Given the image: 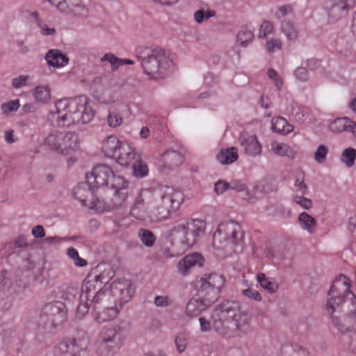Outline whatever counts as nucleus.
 <instances>
[{
    "instance_id": "1",
    "label": "nucleus",
    "mask_w": 356,
    "mask_h": 356,
    "mask_svg": "<svg viewBox=\"0 0 356 356\" xmlns=\"http://www.w3.org/2000/svg\"><path fill=\"white\" fill-rule=\"evenodd\" d=\"M214 330L221 337L230 339L252 330L250 316L241 311L237 301H225L218 305L211 315Z\"/></svg>"
},
{
    "instance_id": "2",
    "label": "nucleus",
    "mask_w": 356,
    "mask_h": 356,
    "mask_svg": "<svg viewBox=\"0 0 356 356\" xmlns=\"http://www.w3.org/2000/svg\"><path fill=\"white\" fill-rule=\"evenodd\" d=\"M86 178L93 188L106 187L113 191V197L108 202V209L119 208L126 202L129 183L123 177L115 175L109 165H95L91 172L86 174Z\"/></svg>"
},
{
    "instance_id": "3",
    "label": "nucleus",
    "mask_w": 356,
    "mask_h": 356,
    "mask_svg": "<svg viewBox=\"0 0 356 356\" xmlns=\"http://www.w3.org/2000/svg\"><path fill=\"white\" fill-rule=\"evenodd\" d=\"M55 106L58 124L62 127L79 122L88 123L95 116L90 100L86 96L60 99L56 102Z\"/></svg>"
},
{
    "instance_id": "4",
    "label": "nucleus",
    "mask_w": 356,
    "mask_h": 356,
    "mask_svg": "<svg viewBox=\"0 0 356 356\" xmlns=\"http://www.w3.org/2000/svg\"><path fill=\"white\" fill-rule=\"evenodd\" d=\"M205 228L206 222L198 218L184 219L175 224L169 234L172 247L177 248L172 256L183 254L193 247L198 238L204 235Z\"/></svg>"
},
{
    "instance_id": "5",
    "label": "nucleus",
    "mask_w": 356,
    "mask_h": 356,
    "mask_svg": "<svg viewBox=\"0 0 356 356\" xmlns=\"http://www.w3.org/2000/svg\"><path fill=\"white\" fill-rule=\"evenodd\" d=\"M243 232L239 223L230 220L221 222L213 235L216 254L221 258L241 250Z\"/></svg>"
},
{
    "instance_id": "6",
    "label": "nucleus",
    "mask_w": 356,
    "mask_h": 356,
    "mask_svg": "<svg viewBox=\"0 0 356 356\" xmlns=\"http://www.w3.org/2000/svg\"><path fill=\"white\" fill-rule=\"evenodd\" d=\"M138 54L144 72L150 79H163L173 68V62L161 48L141 47L138 49Z\"/></svg>"
},
{
    "instance_id": "7",
    "label": "nucleus",
    "mask_w": 356,
    "mask_h": 356,
    "mask_svg": "<svg viewBox=\"0 0 356 356\" xmlns=\"http://www.w3.org/2000/svg\"><path fill=\"white\" fill-rule=\"evenodd\" d=\"M154 192V216L155 220L168 219L172 212L178 210L183 203L181 191L168 186H161L152 190Z\"/></svg>"
},
{
    "instance_id": "8",
    "label": "nucleus",
    "mask_w": 356,
    "mask_h": 356,
    "mask_svg": "<svg viewBox=\"0 0 356 356\" xmlns=\"http://www.w3.org/2000/svg\"><path fill=\"white\" fill-rule=\"evenodd\" d=\"M126 336L123 329L117 325H106L97 332L92 344L97 356H114L123 346Z\"/></svg>"
},
{
    "instance_id": "9",
    "label": "nucleus",
    "mask_w": 356,
    "mask_h": 356,
    "mask_svg": "<svg viewBox=\"0 0 356 356\" xmlns=\"http://www.w3.org/2000/svg\"><path fill=\"white\" fill-rule=\"evenodd\" d=\"M225 278L217 273L204 274L194 282V289L197 296L213 304L220 295L224 286Z\"/></svg>"
},
{
    "instance_id": "10",
    "label": "nucleus",
    "mask_w": 356,
    "mask_h": 356,
    "mask_svg": "<svg viewBox=\"0 0 356 356\" xmlns=\"http://www.w3.org/2000/svg\"><path fill=\"white\" fill-rule=\"evenodd\" d=\"M44 145L58 154L68 155L78 149L79 141L74 133L54 131L45 138Z\"/></svg>"
},
{
    "instance_id": "11",
    "label": "nucleus",
    "mask_w": 356,
    "mask_h": 356,
    "mask_svg": "<svg viewBox=\"0 0 356 356\" xmlns=\"http://www.w3.org/2000/svg\"><path fill=\"white\" fill-rule=\"evenodd\" d=\"M67 320V309L60 301L46 305L40 315L39 324L51 330L62 325Z\"/></svg>"
},
{
    "instance_id": "12",
    "label": "nucleus",
    "mask_w": 356,
    "mask_h": 356,
    "mask_svg": "<svg viewBox=\"0 0 356 356\" xmlns=\"http://www.w3.org/2000/svg\"><path fill=\"white\" fill-rule=\"evenodd\" d=\"M154 192L151 189H142L136 196L130 209V215L136 220L145 221L154 219Z\"/></svg>"
},
{
    "instance_id": "13",
    "label": "nucleus",
    "mask_w": 356,
    "mask_h": 356,
    "mask_svg": "<svg viewBox=\"0 0 356 356\" xmlns=\"http://www.w3.org/2000/svg\"><path fill=\"white\" fill-rule=\"evenodd\" d=\"M350 281L345 275H341L333 282L332 285L328 292V298L327 300V311L332 315L336 307L341 305L344 301V297L350 293L353 298H355V295L350 292Z\"/></svg>"
},
{
    "instance_id": "14",
    "label": "nucleus",
    "mask_w": 356,
    "mask_h": 356,
    "mask_svg": "<svg viewBox=\"0 0 356 356\" xmlns=\"http://www.w3.org/2000/svg\"><path fill=\"white\" fill-rule=\"evenodd\" d=\"M93 186L88 182L81 183L74 189V197L82 203L85 207L94 209L97 212L110 211L113 209H108V203L97 198L94 194Z\"/></svg>"
},
{
    "instance_id": "15",
    "label": "nucleus",
    "mask_w": 356,
    "mask_h": 356,
    "mask_svg": "<svg viewBox=\"0 0 356 356\" xmlns=\"http://www.w3.org/2000/svg\"><path fill=\"white\" fill-rule=\"evenodd\" d=\"M57 9L72 17L85 19L89 15V8L84 0H48Z\"/></svg>"
},
{
    "instance_id": "16",
    "label": "nucleus",
    "mask_w": 356,
    "mask_h": 356,
    "mask_svg": "<svg viewBox=\"0 0 356 356\" xmlns=\"http://www.w3.org/2000/svg\"><path fill=\"white\" fill-rule=\"evenodd\" d=\"M88 342L87 332L79 331L74 337L63 341L60 346V349L63 353V356H83Z\"/></svg>"
},
{
    "instance_id": "17",
    "label": "nucleus",
    "mask_w": 356,
    "mask_h": 356,
    "mask_svg": "<svg viewBox=\"0 0 356 356\" xmlns=\"http://www.w3.org/2000/svg\"><path fill=\"white\" fill-rule=\"evenodd\" d=\"M103 284L94 275H88L84 280L81 296L83 300H94L95 303L99 301L101 296L104 294L102 291Z\"/></svg>"
},
{
    "instance_id": "18",
    "label": "nucleus",
    "mask_w": 356,
    "mask_h": 356,
    "mask_svg": "<svg viewBox=\"0 0 356 356\" xmlns=\"http://www.w3.org/2000/svg\"><path fill=\"white\" fill-rule=\"evenodd\" d=\"M238 144L243 153L250 157H257L262 153V145L257 136L248 132L241 133L238 137Z\"/></svg>"
},
{
    "instance_id": "19",
    "label": "nucleus",
    "mask_w": 356,
    "mask_h": 356,
    "mask_svg": "<svg viewBox=\"0 0 356 356\" xmlns=\"http://www.w3.org/2000/svg\"><path fill=\"white\" fill-rule=\"evenodd\" d=\"M111 292L118 296L122 303L128 302L134 293V288L128 280L113 282L111 286Z\"/></svg>"
},
{
    "instance_id": "20",
    "label": "nucleus",
    "mask_w": 356,
    "mask_h": 356,
    "mask_svg": "<svg viewBox=\"0 0 356 356\" xmlns=\"http://www.w3.org/2000/svg\"><path fill=\"white\" fill-rule=\"evenodd\" d=\"M136 153L133 147L127 142L122 141L118 149L117 150L114 159L120 165L127 166L132 161L136 160Z\"/></svg>"
},
{
    "instance_id": "21",
    "label": "nucleus",
    "mask_w": 356,
    "mask_h": 356,
    "mask_svg": "<svg viewBox=\"0 0 356 356\" xmlns=\"http://www.w3.org/2000/svg\"><path fill=\"white\" fill-rule=\"evenodd\" d=\"M204 258L197 252L186 255L177 264V268L183 276L187 275L190 270L195 266H201L203 265Z\"/></svg>"
},
{
    "instance_id": "22",
    "label": "nucleus",
    "mask_w": 356,
    "mask_h": 356,
    "mask_svg": "<svg viewBox=\"0 0 356 356\" xmlns=\"http://www.w3.org/2000/svg\"><path fill=\"white\" fill-rule=\"evenodd\" d=\"M329 129L334 133L350 132L356 137V124L346 117L338 118L331 122L329 124Z\"/></svg>"
},
{
    "instance_id": "23",
    "label": "nucleus",
    "mask_w": 356,
    "mask_h": 356,
    "mask_svg": "<svg viewBox=\"0 0 356 356\" xmlns=\"http://www.w3.org/2000/svg\"><path fill=\"white\" fill-rule=\"evenodd\" d=\"M212 304L204 298H191L186 306V314L190 318L199 316L203 311L206 310Z\"/></svg>"
},
{
    "instance_id": "24",
    "label": "nucleus",
    "mask_w": 356,
    "mask_h": 356,
    "mask_svg": "<svg viewBox=\"0 0 356 356\" xmlns=\"http://www.w3.org/2000/svg\"><path fill=\"white\" fill-rule=\"evenodd\" d=\"M94 97L97 99L100 103L110 104L115 102L118 98L119 95L117 90L111 88H104L102 90H99L94 94Z\"/></svg>"
},
{
    "instance_id": "25",
    "label": "nucleus",
    "mask_w": 356,
    "mask_h": 356,
    "mask_svg": "<svg viewBox=\"0 0 356 356\" xmlns=\"http://www.w3.org/2000/svg\"><path fill=\"white\" fill-rule=\"evenodd\" d=\"M120 312V309L116 307H108L102 312H95L92 313V317L95 322L99 324L104 323L107 321L115 319Z\"/></svg>"
},
{
    "instance_id": "26",
    "label": "nucleus",
    "mask_w": 356,
    "mask_h": 356,
    "mask_svg": "<svg viewBox=\"0 0 356 356\" xmlns=\"http://www.w3.org/2000/svg\"><path fill=\"white\" fill-rule=\"evenodd\" d=\"M46 60L49 65L60 67L68 63V58L58 49H50L46 55Z\"/></svg>"
},
{
    "instance_id": "27",
    "label": "nucleus",
    "mask_w": 356,
    "mask_h": 356,
    "mask_svg": "<svg viewBox=\"0 0 356 356\" xmlns=\"http://www.w3.org/2000/svg\"><path fill=\"white\" fill-rule=\"evenodd\" d=\"M238 158V149L234 147L222 149L216 155L217 161L223 165L231 164L235 162Z\"/></svg>"
},
{
    "instance_id": "28",
    "label": "nucleus",
    "mask_w": 356,
    "mask_h": 356,
    "mask_svg": "<svg viewBox=\"0 0 356 356\" xmlns=\"http://www.w3.org/2000/svg\"><path fill=\"white\" fill-rule=\"evenodd\" d=\"M121 143L115 136H109L102 143V152L106 156L113 158Z\"/></svg>"
},
{
    "instance_id": "29",
    "label": "nucleus",
    "mask_w": 356,
    "mask_h": 356,
    "mask_svg": "<svg viewBox=\"0 0 356 356\" xmlns=\"http://www.w3.org/2000/svg\"><path fill=\"white\" fill-rule=\"evenodd\" d=\"M33 95L38 104H47L51 99V91L49 85H40L35 88Z\"/></svg>"
},
{
    "instance_id": "30",
    "label": "nucleus",
    "mask_w": 356,
    "mask_h": 356,
    "mask_svg": "<svg viewBox=\"0 0 356 356\" xmlns=\"http://www.w3.org/2000/svg\"><path fill=\"white\" fill-rule=\"evenodd\" d=\"M300 227L309 234H314L316 231L317 222L314 218L306 212H302L298 217Z\"/></svg>"
},
{
    "instance_id": "31",
    "label": "nucleus",
    "mask_w": 356,
    "mask_h": 356,
    "mask_svg": "<svg viewBox=\"0 0 356 356\" xmlns=\"http://www.w3.org/2000/svg\"><path fill=\"white\" fill-rule=\"evenodd\" d=\"M348 6L346 0H332L329 15L339 19L346 15Z\"/></svg>"
},
{
    "instance_id": "32",
    "label": "nucleus",
    "mask_w": 356,
    "mask_h": 356,
    "mask_svg": "<svg viewBox=\"0 0 356 356\" xmlns=\"http://www.w3.org/2000/svg\"><path fill=\"white\" fill-rule=\"evenodd\" d=\"M270 149L274 154L280 156L293 158L296 155L295 150L284 143L273 141L270 144Z\"/></svg>"
},
{
    "instance_id": "33",
    "label": "nucleus",
    "mask_w": 356,
    "mask_h": 356,
    "mask_svg": "<svg viewBox=\"0 0 356 356\" xmlns=\"http://www.w3.org/2000/svg\"><path fill=\"white\" fill-rule=\"evenodd\" d=\"M280 29L287 40L294 41L298 39L299 31L292 22L286 19L282 20L280 24Z\"/></svg>"
},
{
    "instance_id": "34",
    "label": "nucleus",
    "mask_w": 356,
    "mask_h": 356,
    "mask_svg": "<svg viewBox=\"0 0 356 356\" xmlns=\"http://www.w3.org/2000/svg\"><path fill=\"white\" fill-rule=\"evenodd\" d=\"M254 28H250L248 26L241 27L236 38L237 42L241 46L245 47L252 42L254 36Z\"/></svg>"
},
{
    "instance_id": "35",
    "label": "nucleus",
    "mask_w": 356,
    "mask_h": 356,
    "mask_svg": "<svg viewBox=\"0 0 356 356\" xmlns=\"http://www.w3.org/2000/svg\"><path fill=\"white\" fill-rule=\"evenodd\" d=\"M257 280L261 286L270 293H275L279 289L277 282L273 278L267 277L264 273H258Z\"/></svg>"
},
{
    "instance_id": "36",
    "label": "nucleus",
    "mask_w": 356,
    "mask_h": 356,
    "mask_svg": "<svg viewBox=\"0 0 356 356\" xmlns=\"http://www.w3.org/2000/svg\"><path fill=\"white\" fill-rule=\"evenodd\" d=\"M272 129L273 131L286 135L293 131V126L284 118L278 117L272 119Z\"/></svg>"
},
{
    "instance_id": "37",
    "label": "nucleus",
    "mask_w": 356,
    "mask_h": 356,
    "mask_svg": "<svg viewBox=\"0 0 356 356\" xmlns=\"http://www.w3.org/2000/svg\"><path fill=\"white\" fill-rule=\"evenodd\" d=\"M102 62L107 61L111 63L113 70H116L123 65H133L134 62L132 60L119 58L111 53L106 54L101 59Z\"/></svg>"
},
{
    "instance_id": "38",
    "label": "nucleus",
    "mask_w": 356,
    "mask_h": 356,
    "mask_svg": "<svg viewBox=\"0 0 356 356\" xmlns=\"http://www.w3.org/2000/svg\"><path fill=\"white\" fill-rule=\"evenodd\" d=\"M294 189L296 194L307 195L309 192V188L305 183V174L302 170L296 172Z\"/></svg>"
},
{
    "instance_id": "39",
    "label": "nucleus",
    "mask_w": 356,
    "mask_h": 356,
    "mask_svg": "<svg viewBox=\"0 0 356 356\" xmlns=\"http://www.w3.org/2000/svg\"><path fill=\"white\" fill-rule=\"evenodd\" d=\"M216 15V11L206 7H202L194 13L193 17L195 22L202 24Z\"/></svg>"
},
{
    "instance_id": "40",
    "label": "nucleus",
    "mask_w": 356,
    "mask_h": 356,
    "mask_svg": "<svg viewBox=\"0 0 356 356\" xmlns=\"http://www.w3.org/2000/svg\"><path fill=\"white\" fill-rule=\"evenodd\" d=\"M138 235L143 244L147 247H152L155 243L156 236L150 230L140 229Z\"/></svg>"
},
{
    "instance_id": "41",
    "label": "nucleus",
    "mask_w": 356,
    "mask_h": 356,
    "mask_svg": "<svg viewBox=\"0 0 356 356\" xmlns=\"http://www.w3.org/2000/svg\"><path fill=\"white\" fill-rule=\"evenodd\" d=\"M356 159V149L353 147H348L343 152L341 161L348 168L354 165Z\"/></svg>"
},
{
    "instance_id": "42",
    "label": "nucleus",
    "mask_w": 356,
    "mask_h": 356,
    "mask_svg": "<svg viewBox=\"0 0 356 356\" xmlns=\"http://www.w3.org/2000/svg\"><path fill=\"white\" fill-rule=\"evenodd\" d=\"M107 122L109 127L115 128L122 124L124 120L117 110L109 111L107 116Z\"/></svg>"
},
{
    "instance_id": "43",
    "label": "nucleus",
    "mask_w": 356,
    "mask_h": 356,
    "mask_svg": "<svg viewBox=\"0 0 356 356\" xmlns=\"http://www.w3.org/2000/svg\"><path fill=\"white\" fill-rule=\"evenodd\" d=\"M134 175L136 177H144L149 172L147 164L141 160H136L132 165Z\"/></svg>"
},
{
    "instance_id": "44",
    "label": "nucleus",
    "mask_w": 356,
    "mask_h": 356,
    "mask_svg": "<svg viewBox=\"0 0 356 356\" xmlns=\"http://www.w3.org/2000/svg\"><path fill=\"white\" fill-rule=\"evenodd\" d=\"M94 300H83L82 296H80V302L76 308V318L78 319L83 318L88 313L91 304Z\"/></svg>"
},
{
    "instance_id": "45",
    "label": "nucleus",
    "mask_w": 356,
    "mask_h": 356,
    "mask_svg": "<svg viewBox=\"0 0 356 356\" xmlns=\"http://www.w3.org/2000/svg\"><path fill=\"white\" fill-rule=\"evenodd\" d=\"M114 275L115 272L113 268L109 265L106 266L99 275H95L103 285L108 283Z\"/></svg>"
},
{
    "instance_id": "46",
    "label": "nucleus",
    "mask_w": 356,
    "mask_h": 356,
    "mask_svg": "<svg viewBox=\"0 0 356 356\" xmlns=\"http://www.w3.org/2000/svg\"><path fill=\"white\" fill-rule=\"evenodd\" d=\"M188 339V334L185 332L179 333L175 337V343L176 348L179 353H183L186 350Z\"/></svg>"
},
{
    "instance_id": "47",
    "label": "nucleus",
    "mask_w": 356,
    "mask_h": 356,
    "mask_svg": "<svg viewBox=\"0 0 356 356\" xmlns=\"http://www.w3.org/2000/svg\"><path fill=\"white\" fill-rule=\"evenodd\" d=\"M67 256L74 261L76 266L83 267L87 265V261L79 257L78 251L74 248H69L67 250Z\"/></svg>"
},
{
    "instance_id": "48",
    "label": "nucleus",
    "mask_w": 356,
    "mask_h": 356,
    "mask_svg": "<svg viewBox=\"0 0 356 356\" xmlns=\"http://www.w3.org/2000/svg\"><path fill=\"white\" fill-rule=\"evenodd\" d=\"M32 16L35 17L38 26L40 29V33L42 35L48 36L54 35L56 30L53 27H49L46 24L42 23L38 18V14L36 12L33 13Z\"/></svg>"
},
{
    "instance_id": "49",
    "label": "nucleus",
    "mask_w": 356,
    "mask_h": 356,
    "mask_svg": "<svg viewBox=\"0 0 356 356\" xmlns=\"http://www.w3.org/2000/svg\"><path fill=\"white\" fill-rule=\"evenodd\" d=\"M19 100L17 99L2 104L1 109L4 115H8L10 113L16 111L19 108Z\"/></svg>"
},
{
    "instance_id": "50",
    "label": "nucleus",
    "mask_w": 356,
    "mask_h": 356,
    "mask_svg": "<svg viewBox=\"0 0 356 356\" xmlns=\"http://www.w3.org/2000/svg\"><path fill=\"white\" fill-rule=\"evenodd\" d=\"M305 195L296 194L293 195V200L294 202L300 206L304 209H309L313 206L312 200L305 197Z\"/></svg>"
},
{
    "instance_id": "51",
    "label": "nucleus",
    "mask_w": 356,
    "mask_h": 356,
    "mask_svg": "<svg viewBox=\"0 0 356 356\" xmlns=\"http://www.w3.org/2000/svg\"><path fill=\"white\" fill-rule=\"evenodd\" d=\"M30 79L31 78L29 75L21 74L12 79V86L15 89L28 86Z\"/></svg>"
},
{
    "instance_id": "52",
    "label": "nucleus",
    "mask_w": 356,
    "mask_h": 356,
    "mask_svg": "<svg viewBox=\"0 0 356 356\" xmlns=\"http://www.w3.org/2000/svg\"><path fill=\"white\" fill-rule=\"evenodd\" d=\"M274 31V26L270 21L263 22L259 28V38H266Z\"/></svg>"
},
{
    "instance_id": "53",
    "label": "nucleus",
    "mask_w": 356,
    "mask_h": 356,
    "mask_svg": "<svg viewBox=\"0 0 356 356\" xmlns=\"http://www.w3.org/2000/svg\"><path fill=\"white\" fill-rule=\"evenodd\" d=\"M282 47V41L278 38H272L266 42V48L270 53H273L276 50H280Z\"/></svg>"
},
{
    "instance_id": "54",
    "label": "nucleus",
    "mask_w": 356,
    "mask_h": 356,
    "mask_svg": "<svg viewBox=\"0 0 356 356\" xmlns=\"http://www.w3.org/2000/svg\"><path fill=\"white\" fill-rule=\"evenodd\" d=\"M154 302L156 307H168L172 305L173 300L166 296H156L154 298Z\"/></svg>"
},
{
    "instance_id": "55",
    "label": "nucleus",
    "mask_w": 356,
    "mask_h": 356,
    "mask_svg": "<svg viewBox=\"0 0 356 356\" xmlns=\"http://www.w3.org/2000/svg\"><path fill=\"white\" fill-rule=\"evenodd\" d=\"M268 78L273 82L277 89L282 86L283 81L280 74L273 69L270 68L267 72Z\"/></svg>"
},
{
    "instance_id": "56",
    "label": "nucleus",
    "mask_w": 356,
    "mask_h": 356,
    "mask_svg": "<svg viewBox=\"0 0 356 356\" xmlns=\"http://www.w3.org/2000/svg\"><path fill=\"white\" fill-rule=\"evenodd\" d=\"M327 152H328V148L323 145H321L316 149V152H315V154H314V158H315V160L318 163H322L325 161V158H326V156L327 154Z\"/></svg>"
},
{
    "instance_id": "57",
    "label": "nucleus",
    "mask_w": 356,
    "mask_h": 356,
    "mask_svg": "<svg viewBox=\"0 0 356 356\" xmlns=\"http://www.w3.org/2000/svg\"><path fill=\"white\" fill-rule=\"evenodd\" d=\"M106 79L102 76L95 77L92 83V88L94 90V93L99 90H102L106 87Z\"/></svg>"
},
{
    "instance_id": "58",
    "label": "nucleus",
    "mask_w": 356,
    "mask_h": 356,
    "mask_svg": "<svg viewBox=\"0 0 356 356\" xmlns=\"http://www.w3.org/2000/svg\"><path fill=\"white\" fill-rule=\"evenodd\" d=\"M243 295L248 297L250 299H252L255 301H261V296L260 293L255 289L252 288H248L242 291Z\"/></svg>"
},
{
    "instance_id": "59",
    "label": "nucleus",
    "mask_w": 356,
    "mask_h": 356,
    "mask_svg": "<svg viewBox=\"0 0 356 356\" xmlns=\"http://www.w3.org/2000/svg\"><path fill=\"white\" fill-rule=\"evenodd\" d=\"M293 13V8L290 5L282 6L278 8L276 13L277 18L281 19L282 18L291 15Z\"/></svg>"
},
{
    "instance_id": "60",
    "label": "nucleus",
    "mask_w": 356,
    "mask_h": 356,
    "mask_svg": "<svg viewBox=\"0 0 356 356\" xmlns=\"http://www.w3.org/2000/svg\"><path fill=\"white\" fill-rule=\"evenodd\" d=\"M294 74L300 81H306L308 79V71L305 67H298L295 70Z\"/></svg>"
},
{
    "instance_id": "61",
    "label": "nucleus",
    "mask_w": 356,
    "mask_h": 356,
    "mask_svg": "<svg viewBox=\"0 0 356 356\" xmlns=\"http://www.w3.org/2000/svg\"><path fill=\"white\" fill-rule=\"evenodd\" d=\"M230 188L229 184L224 181H218L215 184V191L218 195H221Z\"/></svg>"
},
{
    "instance_id": "62",
    "label": "nucleus",
    "mask_w": 356,
    "mask_h": 356,
    "mask_svg": "<svg viewBox=\"0 0 356 356\" xmlns=\"http://www.w3.org/2000/svg\"><path fill=\"white\" fill-rule=\"evenodd\" d=\"M77 293L78 291L76 289L73 287H67L65 294L63 295V299L67 301H72L75 298Z\"/></svg>"
},
{
    "instance_id": "63",
    "label": "nucleus",
    "mask_w": 356,
    "mask_h": 356,
    "mask_svg": "<svg viewBox=\"0 0 356 356\" xmlns=\"http://www.w3.org/2000/svg\"><path fill=\"white\" fill-rule=\"evenodd\" d=\"M230 189L237 192L245 191L247 189L246 185L239 181H233L229 184Z\"/></svg>"
},
{
    "instance_id": "64",
    "label": "nucleus",
    "mask_w": 356,
    "mask_h": 356,
    "mask_svg": "<svg viewBox=\"0 0 356 356\" xmlns=\"http://www.w3.org/2000/svg\"><path fill=\"white\" fill-rule=\"evenodd\" d=\"M200 324V330L202 332H209L211 330V325L210 321L207 320L204 317H200L199 318Z\"/></svg>"
}]
</instances>
